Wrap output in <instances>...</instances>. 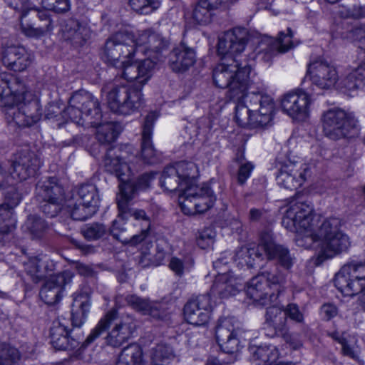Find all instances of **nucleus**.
I'll return each instance as SVG.
<instances>
[{"mask_svg": "<svg viewBox=\"0 0 365 365\" xmlns=\"http://www.w3.org/2000/svg\"><path fill=\"white\" fill-rule=\"evenodd\" d=\"M248 41L246 29L235 28L219 38L217 51L225 58L213 71L214 83L220 88H227L228 96L237 102L235 120L242 127L264 128L272 119L274 108L271 96L260 92L247 93L250 86L251 66L240 62L236 57L242 53Z\"/></svg>", "mask_w": 365, "mask_h": 365, "instance_id": "f257e3e1", "label": "nucleus"}, {"mask_svg": "<svg viewBox=\"0 0 365 365\" xmlns=\"http://www.w3.org/2000/svg\"><path fill=\"white\" fill-rule=\"evenodd\" d=\"M282 225L296 234L298 246L315 250L319 262L347 252L351 245L348 235L341 230L339 218L322 219L304 202H292L287 206Z\"/></svg>", "mask_w": 365, "mask_h": 365, "instance_id": "f03ea898", "label": "nucleus"}, {"mask_svg": "<svg viewBox=\"0 0 365 365\" xmlns=\"http://www.w3.org/2000/svg\"><path fill=\"white\" fill-rule=\"evenodd\" d=\"M198 168L192 162L182 161L168 166L160 178V185L165 190L180 192L179 205L185 215L202 213L211 208L216 196L206 184L197 185L195 177Z\"/></svg>", "mask_w": 365, "mask_h": 365, "instance_id": "7ed1b4c3", "label": "nucleus"}, {"mask_svg": "<svg viewBox=\"0 0 365 365\" xmlns=\"http://www.w3.org/2000/svg\"><path fill=\"white\" fill-rule=\"evenodd\" d=\"M101 58L106 63L120 68L123 78L141 86L150 80L155 64L150 58H135V50L131 46L126 31H118L107 39Z\"/></svg>", "mask_w": 365, "mask_h": 365, "instance_id": "20e7f679", "label": "nucleus"}, {"mask_svg": "<svg viewBox=\"0 0 365 365\" xmlns=\"http://www.w3.org/2000/svg\"><path fill=\"white\" fill-rule=\"evenodd\" d=\"M135 328V324L131 317L117 319V312L110 310L99 320L85 342L87 344L93 342L107 331L106 344L113 347H119L131 338Z\"/></svg>", "mask_w": 365, "mask_h": 365, "instance_id": "39448f33", "label": "nucleus"}, {"mask_svg": "<svg viewBox=\"0 0 365 365\" xmlns=\"http://www.w3.org/2000/svg\"><path fill=\"white\" fill-rule=\"evenodd\" d=\"M259 250L264 251L269 259H277L279 263L286 269H289L294 264V258L289 250L282 245H277L268 233L262 236L259 245L255 247H242L235 253L234 261L243 267H253L257 260L262 257Z\"/></svg>", "mask_w": 365, "mask_h": 365, "instance_id": "423d86ee", "label": "nucleus"}, {"mask_svg": "<svg viewBox=\"0 0 365 365\" xmlns=\"http://www.w3.org/2000/svg\"><path fill=\"white\" fill-rule=\"evenodd\" d=\"M285 281L284 275L277 269L264 272L248 282L247 294L260 305H270L284 291Z\"/></svg>", "mask_w": 365, "mask_h": 365, "instance_id": "0eeeda50", "label": "nucleus"}, {"mask_svg": "<svg viewBox=\"0 0 365 365\" xmlns=\"http://www.w3.org/2000/svg\"><path fill=\"white\" fill-rule=\"evenodd\" d=\"M101 116L98 99L88 93L73 95L63 112V117L85 127L98 126Z\"/></svg>", "mask_w": 365, "mask_h": 365, "instance_id": "6e6552de", "label": "nucleus"}, {"mask_svg": "<svg viewBox=\"0 0 365 365\" xmlns=\"http://www.w3.org/2000/svg\"><path fill=\"white\" fill-rule=\"evenodd\" d=\"M322 123L324 135L334 140L354 136L359 131L358 120L354 113L338 108L325 111Z\"/></svg>", "mask_w": 365, "mask_h": 365, "instance_id": "1a4fd4ad", "label": "nucleus"}, {"mask_svg": "<svg viewBox=\"0 0 365 365\" xmlns=\"http://www.w3.org/2000/svg\"><path fill=\"white\" fill-rule=\"evenodd\" d=\"M14 106L6 110L9 124L18 127H31L37 123L42 116L40 101L26 87V91L19 95Z\"/></svg>", "mask_w": 365, "mask_h": 365, "instance_id": "9d476101", "label": "nucleus"}, {"mask_svg": "<svg viewBox=\"0 0 365 365\" xmlns=\"http://www.w3.org/2000/svg\"><path fill=\"white\" fill-rule=\"evenodd\" d=\"M125 152L119 149L110 148L108 150L104 158V166L106 170L110 173H113L120 180L119 184V190L120 186L130 184L134 187V193L138 190H144L149 187L152 179L150 174L143 175L138 180L136 185L130 182V176L131 174L130 167L124 160L126 158Z\"/></svg>", "mask_w": 365, "mask_h": 365, "instance_id": "9b49d317", "label": "nucleus"}, {"mask_svg": "<svg viewBox=\"0 0 365 365\" xmlns=\"http://www.w3.org/2000/svg\"><path fill=\"white\" fill-rule=\"evenodd\" d=\"M107 103L114 113L130 115L143 106L141 90L129 86H114L108 92Z\"/></svg>", "mask_w": 365, "mask_h": 365, "instance_id": "f8f14e48", "label": "nucleus"}, {"mask_svg": "<svg viewBox=\"0 0 365 365\" xmlns=\"http://www.w3.org/2000/svg\"><path fill=\"white\" fill-rule=\"evenodd\" d=\"M40 166V160L29 151L22 152L16 158L11 175L8 174L6 168L0 163V190L7 188L14 179L22 181L34 175Z\"/></svg>", "mask_w": 365, "mask_h": 365, "instance_id": "ddd939ff", "label": "nucleus"}, {"mask_svg": "<svg viewBox=\"0 0 365 365\" xmlns=\"http://www.w3.org/2000/svg\"><path fill=\"white\" fill-rule=\"evenodd\" d=\"M334 284L344 295L359 294L365 289V264L351 262L344 265L336 274Z\"/></svg>", "mask_w": 365, "mask_h": 365, "instance_id": "4468645a", "label": "nucleus"}, {"mask_svg": "<svg viewBox=\"0 0 365 365\" xmlns=\"http://www.w3.org/2000/svg\"><path fill=\"white\" fill-rule=\"evenodd\" d=\"M126 33L131 46L135 50V58L140 53L154 57L167 46L165 39L153 29L138 30L135 32L126 31Z\"/></svg>", "mask_w": 365, "mask_h": 365, "instance_id": "2eb2a0df", "label": "nucleus"}, {"mask_svg": "<svg viewBox=\"0 0 365 365\" xmlns=\"http://www.w3.org/2000/svg\"><path fill=\"white\" fill-rule=\"evenodd\" d=\"M312 103L310 94L303 90H296L282 97L280 107L283 113L292 119L304 120L309 116Z\"/></svg>", "mask_w": 365, "mask_h": 365, "instance_id": "dca6fc26", "label": "nucleus"}, {"mask_svg": "<svg viewBox=\"0 0 365 365\" xmlns=\"http://www.w3.org/2000/svg\"><path fill=\"white\" fill-rule=\"evenodd\" d=\"M0 60L7 68L23 72L33 63L34 56L19 43H6L0 49Z\"/></svg>", "mask_w": 365, "mask_h": 365, "instance_id": "f3484780", "label": "nucleus"}, {"mask_svg": "<svg viewBox=\"0 0 365 365\" xmlns=\"http://www.w3.org/2000/svg\"><path fill=\"white\" fill-rule=\"evenodd\" d=\"M309 174V167L301 162L288 161L280 167L276 180L282 187L294 190L302 186Z\"/></svg>", "mask_w": 365, "mask_h": 365, "instance_id": "a211bd4d", "label": "nucleus"}, {"mask_svg": "<svg viewBox=\"0 0 365 365\" xmlns=\"http://www.w3.org/2000/svg\"><path fill=\"white\" fill-rule=\"evenodd\" d=\"M233 318L227 317L220 320L216 327V339L221 349L227 354H234L243 346L239 338L240 330Z\"/></svg>", "mask_w": 365, "mask_h": 365, "instance_id": "6ab92c4d", "label": "nucleus"}, {"mask_svg": "<svg viewBox=\"0 0 365 365\" xmlns=\"http://www.w3.org/2000/svg\"><path fill=\"white\" fill-rule=\"evenodd\" d=\"M134 196V187L130 184L120 186V192L117 195V205L118 208V217L127 220L128 217H133L135 220L139 222L141 228L150 229L151 225L150 218L143 210L131 209L129 207V202Z\"/></svg>", "mask_w": 365, "mask_h": 365, "instance_id": "aec40b11", "label": "nucleus"}, {"mask_svg": "<svg viewBox=\"0 0 365 365\" xmlns=\"http://www.w3.org/2000/svg\"><path fill=\"white\" fill-rule=\"evenodd\" d=\"M212 310L211 297L202 294L189 300L184 307L185 319L190 324L200 327L205 325Z\"/></svg>", "mask_w": 365, "mask_h": 365, "instance_id": "412c9836", "label": "nucleus"}, {"mask_svg": "<svg viewBox=\"0 0 365 365\" xmlns=\"http://www.w3.org/2000/svg\"><path fill=\"white\" fill-rule=\"evenodd\" d=\"M73 276V273L69 270L49 275L44 279L45 282L40 290L41 299L48 304L58 302L62 297L64 287L71 282Z\"/></svg>", "mask_w": 365, "mask_h": 365, "instance_id": "4be33fe9", "label": "nucleus"}, {"mask_svg": "<svg viewBox=\"0 0 365 365\" xmlns=\"http://www.w3.org/2000/svg\"><path fill=\"white\" fill-rule=\"evenodd\" d=\"M312 83L320 89L329 90L334 88L339 81L336 68L324 61L311 63L307 69Z\"/></svg>", "mask_w": 365, "mask_h": 365, "instance_id": "5701e85b", "label": "nucleus"}, {"mask_svg": "<svg viewBox=\"0 0 365 365\" xmlns=\"http://www.w3.org/2000/svg\"><path fill=\"white\" fill-rule=\"evenodd\" d=\"M158 117L156 112H150L146 115L143 123L140 157L145 164H153L158 160V152L151 140L153 126Z\"/></svg>", "mask_w": 365, "mask_h": 365, "instance_id": "b1692460", "label": "nucleus"}, {"mask_svg": "<svg viewBox=\"0 0 365 365\" xmlns=\"http://www.w3.org/2000/svg\"><path fill=\"white\" fill-rule=\"evenodd\" d=\"M26 87L21 79L15 78L9 82L6 73H0V107L9 109L19 95L26 91Z\"/></svg>", "mask_w": 365, "mask_h": 365, "instance_id": "393cba45", "label": "nucleus"}, {"mask_svg": "<svg viewBox=\"0 0 365 365\" xmlns=\"http://www.w3.org/2000/svg\"><path fill=\"white\" fill-rule=\"evenodd\" d=\"M266 322L272 326L277 334L283 337L294 349L299 346L300 344L294 342L292 334L287 329L284 309L276 305L269 307L266 312Z\"/></svg>", "mask_w": 365, "mask_h": 365, "instance_id": "a878e982", "label": "nucleus"}, {"mask_svg": "<svg viewBox=\"0 0 365 365\" xmlns=\"http://www.w3.org/2000/svg\"><path fill=\"white\" fill-rule=\"evenodd\" d=\"M292 36V31L288 28L286 33L284 31L279 32L277 38H269L267 41V47L263 48V52L258 53V58L268 62L276 54L288 51L293 46Z\"/></svg>", "mask_w": 365, "mask_h": 365, "instance_id": "bb28decb", "label": "nucleus"}, {"mask_svg": "<svg viewBox=\"0 0 365 365\" xmlns=\"http://www.w3.org/2000/svg\"><path fill=\"white\" fill-rule=\"evenodd\" d=\"M76 200L80 205H86L87 207L81 213L74 212L77 218H83L86 216H93L97 211L99 197L96 187L92 184L81 185L77 191Z\"/></svg>", "mask_w": 365, "mask_h": 365, "instance_id": "cd10ccee", "label": "nucleus"}, {"mask_svg": "<svg viewBox=\"0 0 365 365\" xmlns=\"http://www.w3.org/2000/svg\"><path fill=\"white\" fill-rule=\"evenodd\" d=\"M196 61L195 51L180 44L175 48L169 56V66L175 72H184L194 65Z\"/></svg>", "mask_w": 365, "mask_h": 365, "instance_id": "c85d7f7f", "label": "nucleus"}, {"mask_svg": "<svg viewBox=\"0 0 365 365\" xmlns=\"http://www.w3.org/2000/svg\"><path fill=\"white\" fill-rule=\"evenodd\" d=\"M242 287L241 280L230 273L218 274L211 288V294L218 295L220 299L235 295Z\"/></svg>", "mask_w": 365, "mask_h": 365, "instance_id": "c756f323", "label": "nucleus"}, {"mask_svg": "<svg viewBox=\"0 0 365 365\" xmlns=\"http://www.w3.org/2000/svg\"><path fill=\"white\" fill-rule=\"evenodd\" d=\"M24 266L26 273L35 283H38L51 275L54 267L52 262L39 257H29L24 263Z\"/></svg>", "mask_w": 365, "mask_h": 365, "instance_id": "7c9ffc66", "label": "nucleus"}, {"mask_svg": "<svg viewBox=\"0 0 365 365\" xmlns=\"http://www.w3.org/2000/svg\"><path fill=\"white\" fill-rule=\"evenodd\" d=\"M36 197L38 200L63 202L64 190L56 178H48L37 184Z\"/></svg>", "mask_w": 365, "mask_h": 365, "instance_id": "2f4dec72", "label": "nucleus"}, {"mask_svg": "<svg viewBox=\"0 0 365 365\" xmlns=\"http://www.w3.org/2000/svg\"><path fill=\"white\" fill-rule=\"evenodd\" d=\"M126 302L133 309L154 319H163L166 315L163 304L160 302H150L135 295L128 296Z\"/></svg>", "mask_w": 365, "mask_h": 365, "instance_id": "473e14b6", "label": "nucleus"}, {"mask_svg": "<svg viewBox=\"0 0 365 365\" xmlns=\"http://www.w3.org/2000/svg\"><path fill=\"white\" fill-rule=\"evenodd\" d=\"M91 307V300L86 294H76L71 308V319L74 327L82 326L87 317Z\"/></svg>", "mask_w": 365, "mask_h": 365, "instance_id": "72a5a7b5", "label": "nucleus"}, {"mask_svg": "<svg viewBox=\"0 0 365 365\" xmlns=\"http://www.w3.org/2000/svg\"><path fill=\"white\" fill-rule=\"evenodd\" d=\"M329 336L341 344V352L344 356L359 360L360 348L358 345V339L355 336L345 335L338 331L329 333Z\"/></svg>", "mask_w": 365, "mask_h": 365, "instance_id": "f704fd0d", "label": "nucleus"}, {"mask_svg": "<svg viewBox=\"0 0 365 365\" xmlns=\"http://www.w3.org/2000/svg\"><path fill=\"white\" fill-rule=\"evenodd\" d=\"M64 37L73 45L81 46L90 36V30L87 26L76 20H70L63 30Z\"/></svg>", "mask_w": 365, "mask_h": 365, "instance_id": "c9c22d12", "label": "nucleus"}, {"mask_svg": "<svg viewBox=\"0 0 365 365\" xmlns=\"http://www.w3.org/2000/svg\"><path fill=\"white\" fill-rule=\"evenodd\" d=\"M66 323L65 319H58L53 322L50 331L51 343L56 349H66L68 347L69 331Z\"/></svg>", "mask_w": 365, "mask_h": 365, "instance_id": "e433bc0d", "label": "nucleus"}, {"mask_svg": "<svg viewBox=\"0 0 365 365\" xmlns=\"http://www.w3.org/2000/svg\"><path fill=\"white\" fill-rule=\"evenodd\" d=\"M250 351L252 359L259 365H276L279 358V351L275 346L252 347Z\"/></svg>", "mask_w": 365, "mask_h": 365, "instance_id": "4c0bfd02", "label": "nucleus"}, {"mask_svg": "<svg viewBox=\"0 0 365 365\" xmlns=\"http://www.w3.org/2000/svg\"><path fill=\"white\" fill-rule=\"evenodd\" d=\"M143 352L140 346L132 344L124 348L115 365H142Z\"/></svg>", "mask_w": 365, "mask_h": 365, "instance_id": "58836bf2", "label": "nucleus"}, {"mask_svg": "<svg viewBox=\"0 0 365 365\" xmlns=\"http://www.w3.org/2000/svg\"><path fill=\"white\" fill-rule=\"evenodd\" d=\"M32 17L36 19L38 30L43 36L50 34L54 29V22L49 13L45 10H41L35 6L31 7L29 11Z\"/></svg>", "mask_w": 365, "mask_h": 365, "instance_id": "ea45409f", "label": "nucleus"}, {"mask_svg": "<svg viewBox=\"0 0 365 365\" xmlns=\"http://www.w3.org/2000/svg\"><path fill=\"white\" fill-rule=\"evenodd\" d=\"M14 212L6 205H0V234L10 235L16 228Z\"/></svg>", "mask_w": 365, "mask_h": 365, "instance_id": "a19ab883", "label": "nucleus"}, {"mask_svg": "<svg viewBox=\"0 0 365 365\" xmlns=\"http://www.w3.org/2000/svg\"><path fill=\"white\" fill-rule=\"evenodd\" d=\"M23 228L34 237H41L47 229V224L41 217L33 215L28 217Z\"/></svg>", "mask_w": 365, "mask_h": 365, "instance_id": "79ce46f5", "label": "nucleus"}, {"mask_svg": "<svg viewBox=\"0 0 365 365\" xmlns=\"http://www.w3.org/2000/svg\"><path fill=\"white\" fill-rule=\"evenodd\" d=\"M161 0H128L129 6L140 14H149L157 10Z\"/></svg>", "mask_w": 365, "mask_h": 365, "instance_id": "37998d69", "label": "nucleus"}, {"mask_svg": "<svg viewBox=\"0 0 365 365\" xmlns=\"http://www.w3.org/2000/svg\"><path fill=\"white\" fill-rule=\"evenodd\" d=\"M31 14L30 11H26L21 14V31L28 38H40L43 37L40 31L38 30L37 22L31 21L27 17Z\"/></svg>", "mask_w": 365, "mask_h": 365, "instance_id": "c03bdc74", "label": "nucleus"}, {"mask_svg": "<svg viewBox=\"0 0 365 365\" xmlns=\"http://www.w3.org/2000/svg\"><path fill=\"white\" fill-rule=\"evenodd\" d=\"M118 135L115 125L111 123H106L98 127L96 138L102 143H110L115 140Z\"/></svg>", "mask_w": 365, "mask_h": 365, "instance_id": "a18cd8bd", "label": "nucleus"}, {"mask_svg": "<svg viewBox=\"0 0 365 365\" xmlns=\"http://www.w3.org/2000/svg\"><path fill=\"white\" fill-rule=\"evenodd\" d=\"M193 261L189 257L179 258L173 257L169 263L170 269L178 276H182L193 267Z\"/></svg>", "mask_w": 365, "mask_h": 365, "instance_id": "49530a36", "label": "nucleus"}, {"mask_svg": "<svg viewBox=\"0 0 365 365\" xmlns=\"http://www.w3.org/2000/svg\"><path fill=\"white\" fill-rule=\"evenodd\" d=\"M19 357V352L16 349L0 344V365H12Z\"/></svg>", "mask_w": 365, "mask_h": 365, "instance_id": "de8ad7c7", "label": "nucleus"}, {"mask_svg": "<svg viewBox=\"0 0 365 365\" xmlns=\"http://www.w3.org/2000/svg\"><path fill=\"white\" fill-rule=\"evenodd\" d=\"M108 230L101 223H92L86 225L82 229L83 236L89 240H96L103 237Z\"/></svg>", "mask_w": 365, "mask_h": 365, "instance_id": "09e8293b", "label": "nucleus"}, {"mask_svg": "<svg viewBox=\"0 0 365 365\" xmlns=\"http://www.w3.org/2000/svg\"><path fill=\"white\" fill-rule=\"evenodd\" d=\"M173 356V351L170 346L165 344H158L152 351L151 359L153 365L160 364L165 360Z\"/></svg>", "mask_w": 365, "mask_h": 365, "instance_id": "8fccbe9b", "label": "nucleus"}, {"mask_svg": "<svg viewBox=\"0 0 365 365\" xmlns=\"http://www.w3.org/2000/svg\"><path fill=\"white\" fill-rule=\"evenodd\" d=\"M212 13L200 1L192 12V19L199 25H206L211 21Z\"/></svg>", "mask_w": 365, "mask_h": 365, "instance_id": "3c124183", "label": "nucleus"}, {"mask_svg": "<svg viewBox=\"0 0 365 365\" xmlns=\"http://www.w3.org/2000/svg\"><path fill=\"white\" fill-rule=\"evenodd\" d=\"M41 4L46 9L61 14L69 11L70 0H41Z\"/></svg>", "mask_w": 365, "mask_h": 365, "instance_id": "603ef678", "label": "nucleus"}, {"mask_svg": "<svg viewBox=\"0 0 365 365\" xmlns=\"http://www.w3.org/2000/svg\"><path fill=\"white\" fill-rule=\"evenodd\" d=\"M285 317L295 323L302 324L304 321L303 312L299 309V306L294 303H290L284 309Z\"/></svg>", "mask_w": 365, "mask_h": 365, "instance_id": "864d4df0", "label": "nucleus"}, {"mask_svg": "<svg viewBox=\"0 0 365 365\" xmlns=\"http://www.w3.org/2000/svg\"><path fill=\"white\" fill-rule=\"evenodd\" d=\"M363 86L360 82H359L358 78L351 71L346 76H344L339 83L340 88H344L347 91H354Z\"/></svg>", "mask_w": 365, "mask_h": 365, "instance_id": "5fc2aeb1", "label": "nucleus"}, {"mask_svg": "<svg viewBox=\"0 0 365 365\" xmlns=\"http://www.w3.org/2000/svg\"><path fill=\"white\" fill-rule=\"evenodd\" d=\"M5 200L6 202L2 205H6L9 209L14 211V207L20 203L21 197L16 187H11L5 195Z\"/></svg>", "mask_w": 365, "mask_h": 365, "instance_id": "6e6d98bb", "label": "nucleus"}, {"mask_svg": "<svg viewBox=\"0 0 365 365\" xmlns=\"http://www.w3.org/2000/svg\"><path fill=\"white\" fill-rule=\"evenodd\" d=\"M215 233L212 229H205L200 235L197 240L199 247L205 249L212 245Z\"/></svg>", "mask_w": 365, "mask_h": 365, "instance_id": "4d7b16f0", "label": "nucleus"}, {"mask_svg": "<svg viewBox=\"0 0 365 365\" xmlns=\"http://www.w3.org/2000/svg\"><path fill=\"white\" fill-rule=\"evenodd\" d=\"M342 38L349 41H358L360 43L365 38V24L355 26L343 34Z\"/></svg>", "mask_w": 365, "mask_h": 365, "instance_id": "13d9d810", "label": "nucleus"}, {"mask_svg": "<svg viewBox=\"0 0 365 365\" xmlns=\"http://www.w3.org/2000/svg\"><path fill=\"white\" fill-rule=\"evenodd\" d=\"M41 201L43 202L44 203L43 205H41V209L46 215L51 217L56 216L61 210V205L63 202H48L46 200Z\"/></svg>", "mask_w": 365, "mask_h": 365, "instance_id": "bf43d9fd", "label": "nucleus"}, {"mask_svg": "<svg viewBox=\"0 0 365 365\" xmlns=\"http://www.w3.org/2000/svg\"><path fill=\"white\" fill-rule=\"evenodd\" d=\"M254 169V165L250 163L242 164L239 168L237 174V181L240 184H244L250 177L251 173Z\"/></svg>", "mask_w": 365, "mask_h": 365, "instance_id": "052dcab7", "label": "nucleus"}, {"mask_svg": "<svg viewBox=\"0 0 365 365\" xmlns=\"http://www.w3.org/2000/svg\"><path fill=\"white\" fill-rule=\"evenodd\" d=\"M9 6L14 9L16 11L21 12V14L29 11L31 7H33L29 0H4Z\"/></svg>", "mask_w": 365, "mask_h": 365, "instance_id": "680f3d73", "label": "nucleus"}, {"mask_svg": "<svg viewBox=\"0 0 365 365\" xmlns=\"http://www.w3.org/2000/svg\"><path fill=\"white\" fill-rule=\"evenodd\" d=\"M150 229L141 228L140 234L133 235L130 239L122 240L123 244L129 245L131 246H135L142 242L148 235Z\"/></svg>", "mask_w": 365, "mask_h": 365, "instance_id": "e2e57ef3", "label": "nucleus"}, {"mask_svg": "<svg viewBox=\"0 0 365 365\" xmlns=\"http://www.w3.org/2000/svg\"><path fill=\"white\" fill-rule=\"evenodd\" d=\"M201 4L205 5L210 12L219 9H226L230 4L223 0H200Z\"/></svg>", "mask_w": 365, "mask_h": 365, "instance_id": "0e129e2a", "label": "nucleus"}, {"mask_svg": "<svg viewBox=\"0 0 365 365\" xmlns=\"http://www.w3.org/2000/svg\"><path fill=\"white\" fill-rule=\"evenodd\" d=\"M346 16L354 19L365 18V6L361 5H354L347 9Z\"/></svg>", "mask_w": 365, "mask_h": 365, "instance_id": "69168bd1", "label": "nucleus"}, {"mask_svg": "<svg viewBox=\"0 0 365 365\" xmlns=\"http://www.w3.org/2000/svg\"><path fill=\"white\" fill-rule=\"evenodd\" d=\"M337 312L336 307L331 304H324L321 308V314L327 320H329L336 316Z\"/></svg>", "mask_w": 365, "mask_h": 365, "instance_id": "338daca9", "label": "nucleus"}, {"mask_svg": "<svg viewBox=\"0 0 365 365\" xmlns=\"http://www.w3.org/2000/svg\"><path fill=\"white\" fill-rule=\"evenodd\" d=\"M358 78L359 82L364 86L365 85V62L361 63L356 69L352 71Z\"/></svg>", "mask_w": 365, "mask_h": 365, "instance_id": "774afa93", "label": "nucleus"}]
</instances>
